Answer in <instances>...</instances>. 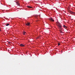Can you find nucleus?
I'll list each match as a JSON object with an SVG mask.
<instances>
[{"label": "nucleus", "mask_w": 75, "mask_h": 75, "mask_svg": "<svg viewBox=\"0 0 75 75\" xmlns=\"http://www.w3.org/2000/svg\"><path fill=\"white\" fill-rule=\"evenodd\" d=\"M26 25H28V26H29V25H30V23L28 22H27L26 23Z\"/></svg>", "instance_id": "obj_3"}, {"label": "nucleus", "mask_w": 75, "mask_h": 75, "mask_svg": "<svg viewBox=\"0 0 75 75\" xmlns=\"http://www.w3.org/2000/svg\"><path fill=\"white\" fill-rule=\"evenodd\" d=\"M63 27L64 28H65V29H66V28H67V26H65V25H63Z\"/></svg>", "instance_id": "obj_6"}, {"label": "nucleus", "mask_w": 75, "mask_h": 75, "mask_svg": "<svg viewBox=\"0 0 75 75\" xmlns=\"http://www.w3.org/2000/svg\"><path fill=\"white\" fill-rule=\"evenodd\" d=\"M28 7V8H32V7H31V6H27Z\"/></svg>", "instance_id": "obj_9"}, {"label": "nucleus", "mask_w": 75, "mask_h": 75, "mask_svg": "<svg viewBox=\"0 0 75 75\" xmlns=\"http://www.w3.org/2000/svg\"><path fill=\"white\" fill-rule=\"evenodd\" d=\"M8 44H10V42H8Z\"/></svg>", "instance_id": "obj_12"}, {"label": "nucleus", "mask_w": 75, "mask_h": 75, "mask_svg": "<svg viewBox=\"0 0 75 75\" xmlns=\"http://www.w3.org/2000/svg\"><path fill=\"white\" fill-rule=\"evenodd\" d=\"M9 25H10V24L8 23V24H7L6 25V26H8Z\"/></svg>", "instance_id": "obj_10"}, {"label": "nucleus", "mask_w": 75, "mask_h": 75, "mask_svg": "<svg viewBox=\"0 0 75 75\" xmlns=\"http://www.w3.org/2000/svg\"><path fill=\"white\" fill-rule=\"evenodd\" d=\"M20 46H21V47H25V45H23L22 44H21L20 45Z\"/></svg>", "instance_id": "obj_4"}, {"label": "nucleus", "mask_w": 75, "mask_h": 75, "mask_svg": "<svg viewBox=\"0 0 75 75\" xmlns=\"http://www.w3.org/2000/svg\"><path fill=\"white\" fill-rule=\"evenodd\" d=\"M23 35H25V34H26V33L25 32H24L23 33Z\"/></svg>", "instance_id": "obj_8"}, {"label": "nucleus", "mask_w": 75, "mask_h": 75, "mask_svg": "<svg viewBox=\"0 0 75 75\" xmlns=\"http://www.w3.org/2000/svg\"><path fill=\"white\" fill-rule=\"evenodd\" d=\"M60 45V43H58V46H59V45Z\"/></svg>", "instance_id": "obj_11"}, {"label": "nucleus", "mask_w": 75, "mask_h": 75, "mask_svg": "<svg viewBox=\"0 0 75 75\" xmlns=\"http://www.w3.org/2000/svg\"><path fill=\"white\" fill-rule=\"evenodd\" d=\"M16 3L17 5L18 6H20V4L19 3H18V2H16Z\"/></svg>", "instance_id": "obj_5"}, {"label": "nucleus", "mask_w": 75, "mask_h": 75, "mask_svg": "<svg viewBox=\"0 0 75 75\" xmlns=\"http://www.w3.org/2000/svg\"><path fill=\"white\" fill-rule=\"evenodd\" d=\"M70 13L71 14H75V13L73 12H71Z\"/></svg>", "instance_id": "obj_7"}, {"label": "nucleus", "mask_w": 75, "mask_h": 75, "mask_svg": "<svg viewBox=\"0 0 75 75\" xmlns=\"http://www.w3.org/2000/svg\"><path fill=\"white\" fill-rule=\"evenodd\" d=\"M49 19L50 20V21H54V20H53V19L52 18H49Z\"/></svg>", "instance_id": "obj_2"}, {"label": "nucleus", "mask_w": 75, "mask_h": 75, "mask_svg": "<svg viewBox=\"0 0 75 75\" xmlns=\"http://www.w3.org/2000/svg\"><path fill=\"white\" fill-rule=\"evenodd\" d=\"M56 25L58 27V28L59 29V31L60 33H62V26L61 25V23L57 22L56 23Z\"/></svg>", "instance_id": "obj_1"}]
</instances>
